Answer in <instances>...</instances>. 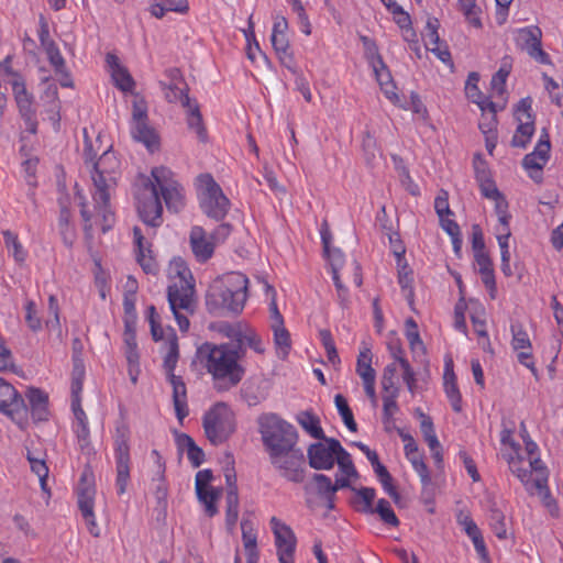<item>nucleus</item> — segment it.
<instances>
[{"mask_svg":"<svg viewBox=\"0 0 563 563\" xmlns=\"http://www.w3.org/2000/svg\"><path fill=\"white\" fill-rule=\"evenodd\" d=\"M85 378V366L79 358H74V366L71 372V401L80 398L82 384Z\"/></svg>","mask_w":563,"mask_h":563,"instance_id":"ea45409f","label":"nucleus"},{"mask_svg":"<svg viewBox=\"0 0 563 563\" xmlns=\"http://www.w3.org/2000/svg\"><path fill=\"white\" fill-rule=\"evenodd\" d=\"M373 354L368 346L364 345L356 360V374L362 380L376 378V372L372 366Z\"/></svg>","mask_w":563,"mask_h":563,"instance_id":"7c9ffc66","label":"nucleus"},{"mask_svg":"<svg viewBox=\"0 0 563 563\" xmlns=\"http://www.w3.org/2000/svg\"><path fill=\"white\" fill-rule=\"evenodd\" d=\"M200 190V206L203 212L217 221L223 220L230 209V200L210 174L197 177Z\"/></svg>","mask_w":563,"mask_h":563,"instance_id":"0eeeda50","label":"nucleus"},{"mask_svg":"<svg viewBox=\"0 0 563 563\" xmlns=\"http://www.w3.org/2000/svg\"><path fill=\"white\" fill-rule=\"evenodd\" d=\"M443 380H444V383H443L444 391H445L448 399L450 400L452 409L455 412H461L462 411V395L457 387L456 376H455V373L453 369L452 358H448L445 361Z\"/></svg>","mask_w":563,"mask_h":563,"instance_id":"b1692460","label":"nucleus"},{"mask_svg":"<svg viewBox=\"0 0 563 563\" xmlns=\"http://www.w3.org/2000/svg\"><path fill=\"white\" fill-rule=\"evenodd\" d=\"M71 410L76 419L75 433L80 449L85 450L90 444V430L86 412L81 407V399L71 401Z\"/></svg>","mask_w":563,"mask_h":563,"instance_id":"a878e982","label":"nucleus"},{"mask_svg":"<svg viewBox=\"0 0 563 563\" xmlns=\"http://www.w3.org/2000/svg\"><path fill=\"white\" fill-rule=\"evenodd\" d=\"M272 464L282 472V475L289 482L301 483L305 479V455L303 452L294 446L286 453L277 456H269Z\"/></svg>","mask_w":563,"mask_h":563,"instance_id":"ddd939ff","label":"nucleus"},{"mask_svg":"<svg viewBox=\"0 0 563 563\" xmlns=\"http://www.w3.org/2000/svg\"><path fill=\"white\" fill-rule=\"evenodd\" d=\"M96 489L92 483V474L84 472L77 489L78 507L86 521L88 531L93 537H99L100 530L96 523L93 514V498Z\"/></svg>","mask_w":563,"mask_h":563,"instance_id":"f8f14e48","label":"nucleus"},{"mask_svg":"<svg viewBox=\"0 0 563 563\" xmlns=\"http://www.w3.org/2000/svg\"><path fill=\"white\" fill-rule=\"evenodd\" d=\"M49 64L53 66L56 73H64L65 70V59L60 54V51L56 44L44 48Z\"/></svg>","mask_w":563,"mask_h":563,"instance_id":"bf43d9fd","label":"nucleus"},{"mask_svg":"<svg viewBox=\"0 0 563 563\" xmlns=\"http://www.w3.org/2000/svg\"><path fill=\"white\" fill-rule=\"evenodd\" d=\"M397 373V364L396 362L388 364L383 372L382 375V388L384 393H399V388L395 384V377Z\"/></svg>","mask_w":563,"mask_h":563,"instance_id":"864d4df0","label":"nucleus"},{"mask_svg":"<svg viewBox=\"0 0 563 563\" xmlns=\"http://www.w3.org/2000/svg\"><path fill=\"white\" fill-rule=\"evenodd\" d=\"M356 495L362 499L364 503V507L362 511L367 514H374L373 503L376 496V492L372 487H361L358 489L352 488Z\"/></svg>","mask_w":563,"mask_h":563,"instance_id":"e2e57ef3","label":"nucleus"},{"mask_svg":"<svg viewBox=\"0 0 563 563\" xmlns=\"http://www.w3.org/2000/svg\"><path fill=\"white\" fill-rule=\"evenodd\" d=\"M249 278L240 272H230L216 278L206 294V307L212 314L242 312L247 299Z\"/></svg>","mask_w":563,"mask_h":563,"instance_id":"f03ea898","label":"nucleus"},{"mask_svg":"<svg viewBox=\"0 0 563 563\" xmlns=\"http://www.w3.org/2000/svg\"><path fill=\"white\" fill-rule=\"evenodd\" d=\"M247 324L236 323L233 325H229L228 331L225 332L227 336L230 339V342L223 343L224 345H232L234 349H241L244 352V356L246 355L245 341L251 331Z\"/></svg>","mask_w":563,"mask_h":563,"instance_id":"72a5a7b5","label":"nucleus"},{"mask_svg":"<svg viewBox=\"0 0 563 563\" xmlns=\"http://www.w3.org/2000/svg\"><path fill=\"white\" fill-rule=\"evenodd\" d=\"M167 353L164 356L163 366L169 383L173 386V404L177 419L181 422L188 415L187 389L180 376L174 374L179 358L178 338L174 329L169 328L167 335Z\"/></svg>","mask_w":563,"mask_h":563,"instance_id":"39448f33","label":"nucleus"},{"mask_svg":"<svg viewBox=\"0 0 563 563\" xmlns=\"http://www.w3.org/2000/svg\"><path fill=\"white\" fill-rule=\"evenodd\" d=\"M274 333V343L279 358L285 360L291 350V339L289 331L282 325H271Z\"/></svg>","mask_w":563,"mask_h":563,"instance_id":"2f4dec72","label":"nucleus"},{"mask_svg":"<svg viewBox=\"0 0 563 563\" xmlns=\"http://www.w3.org/2000/svg\"><path fill=\"white\" fill-rule=\"evenodd\" d=\"M70 219V210L67 206L60 203V211L58 217V231L62 236L63 243L67 247H71L76 240V230Z\"/></svg>","mask_w":563,"mask_h":563,"instance_id":"c85d7f7f","label":"nucleus"},{"mask_svg":"<svg viewBox=\"0 0 563 563\" xmlns=\"http://www.w3.org/2000/svg\"><path fill=\"white\" fill-rule=\"evenodd\" d=\"M320 440V442L310 444L307 450L309 466L317 471L331 470L334 466V455L336 452V448H333L332 443L340 441L327 437Z\"/></svg>","mask_w":563,"mask_h":563,"instance_id":"dca6fc26","label":"nucleus"},{"mask_svg":"<svg viewBox=\"0 0 563 563\" xmlns=\"http://www.w3.org/2000/svg\"><path fill=\"white\" fill-rule=\"evenodd\" d=\"M119 161L108 151L92 164L91 179L95 186L93 201L107 206L110 200V189L117 186L119 176Z\"/></svg>","mask_w":563,"mask_h":563,"instance_id":"423d86ee","label":"nucleus"},{"mask_svg":"<svg viewBox=\"0 0 563 563\" xmlns=\"http://www.w3.org/2000/svg\"><path fill=\"white\" fill-rule=\"evenodd\" d=\"M534 133V122L533 120H529L526 122H521L512 139H511V146L514 147H520L525 148L530 143V140Z\"/></svg>","mask_w":563,"mask_h":563,"instance_id":"e433bc0d","label":"nucleus"},{"mask_svg":"<svg viewBox=\"0 0 563 563\" xmlns=\"http://www.w3.org/2000/svg\"><path fill=\"white\" fill-rule=\"evenodd\" d=\"M271 528L275 536L278 560L280 563H294L297 539L291 528L278 518H271Z\"/></svg>","mask_w":563,"mask_h":563,"instance_id":"4468645a","label":"nucleus"},{"mask_svg":"<svg viewBox=\"0 0 563 563\" xmlns=\"http://www.w3.org/2000/svg\"><path fill=\"white\" fill-rule=\"evenodd\" d=\"M115 86L122 91H132L135 86L134 79L126 68H114L111 74Z\"/></svg>","mask_w":563,"mask_h":563,"instance_id":"8fccbe9b","label":"nucleus"},{"mask_svg":"<svg viewBox=\"0 0 563 563\" xmlns=\"http://www.w3.org/2000/svg\"><path fill=\"white\" fill-rule=\"evenodd\" d=\"M374 512L378 514L384 523L388 526L398 527L400 523L390 506V503L384 498L377 501L376 508H374Z\"/></svg>","mask_w":563,"mask_h":563,"instance_id":"a18cd8bd","label":"nucleus"},{"mask_svg":"<svg viewBox=\"0 0 563 563\" xmlns=\"http://www.w3.org/2000/svg\"><path fill=\"white\" fill-rule=\"evenodd\" d=\"M48 313L52 314L53 318L46 320V328L49 331H57L60 334L59 306L55 295H49L48 297Z\"/></svg>","mask_w":563,"mask_h":563,"instance_id":"3c124183","label":"nucleus"},{"mask_svg":"<svg viewBox=\"0 0 563 563\" xmlns=\"http://www.w3.org/2000/svg\"><path fill=\"white\" fill-rule=\"evenodd\" d=\"M376 78L385 96L395 104H399V96L396 93V86L393 82L391 75L385 65L380 55L377 54L376 63L373 65Z\"/></svg>","mask_w":563,"mask_h":563,"instance_id":"393cba45","label":"nucleus"},{"mask_svg":"<svg viewBox=\"0 0 563 563\" xmlns=\"http://www.w3.org/2000/svg\"><path fill=\"white\" fill-rule=\"evenodd\" d=\"M312 481L316 484V493L321 499L327 498L329 496L335 497L332 481L329 476L321 473H314L312 476Z\"/></svg>","mask_w":563,"mask_h":563,"instance_id":"09e8293b","label":"nucleus"},{"mask_svg":"<svg viewBox=\"0 0 563 563\" xmlns=\"http://www.w3.org/2000/svg\"><path fill=\"white\" fill-rule=\"evenodd\" d=\"M393 19L395 21V23L401 29V30H405L406 33H409L411 34L412 36V41L415 43H417V35H416V32L413 31L412 26H411V18L409 15L408 12H406L404 9L400 10V13H397L396 15H393Z\"/></svg>","mask_w":563,"mask_h":563,"instance_id":"338daca9","label":"nucleus"},{"mask_svg":"<svg viewBox=\"0 0 563 563\" xmlns=\"http://www.w3.org/2000/svg\"><path fill=\"white\" fill-rule=\"evenodd\" d=\"M147 319L151 325V334L155 342L162 341L165 339V342H167V335L169 332V327L166 329V331L163 329L161 324V317L156 311V308L152 305L147 308ZM170 329H173L170 327ZM164 349L167 351V345L164 343Z\"/></svg>","mask_w":563,"mask_h":563,"instance_id":"c9c22d12","label":"nucleus"},{"mask_svg":"<svg viewBox=\"0 0 563 563\" xmlns=\"http://www.w3.org/2000/svg\"><path fill=\"white\" fill-rule=\"evenodd\" d=\"M509 69L500 67L498 71L494 74L490 85L493 90H495L498 95H501L505 91L506 80L509 76Z\"/></svg>","mask_w":563,"mask_h":563,"instance_id":"774afa93","label":"nucleus"},{"mask_svg":"<svg viewBox=\"0 0 563 563\" xmlns=\"http://www.w3.org/2000/svg\"><path fill=\"white\" fill-rule=\"evenodd\" d=\"M399 393H384L383 395V420L389 422L394 415L399 410L397 397Z\"/></svg>","mask_w":563,"mask_h":563,"instance_id":"603ef678","label":"nucleus"},{"mask_svg":"<svg viewBox=\"0 0 563 563\" xmlns=\"http://www.w3.org/2000/svg\"><path fill=\"white\" fill-rule=\"evenodd\" d=\"M473 167L475 172V178L477 181L492 177L488 164L483 158L481 153H476L473 158Z\"/></svg>","mask_w":563,"mask_h":563,"instance_id":"0e129e2a","label":"nucleus"},{"mask_svg":"<svg viewBox=\"0 0 563 563\" xmlns=\"http://www.w3.org/2000/svg\"><path fill=\"white\" fill-rule=\"evenodd\" d=\"M300 426L314 439H324L325 434L320 427V420L311 412L305 411L298 419Z\"/></svg>","mask_w":563,"mask_h":563,"instance_id":"58836bf2","label":"nucleus"},{"mask_svg":"<svg viewBox=\"0 0 563 563\" xmlns=\"http://www.w3.org/2000/svg\"><path fill=\"white\" fill-rule=\"evenodd\" d=\"M152 455L155 457V464L157 466V485L154 492V496L156 499L155 510L157 511V516L165 518L167 511V496L168 489L165 483V462L157 450L152 451Z\"/></svg>","mask_w":563,"mask_h":563,"instance_id":"412c9836","label":"nucleus"},{"mask_svg":"<svg viewBox=\"0 0 563 563\" xmlns=\"http://www.w3.org/2000/svg\"><path fill=\"white\" fill-rule=\"evenodd\" d=\"M159 84L168 102H180L184 108H190L192 101L188 96V88L186 89L179 84H166L163 81Z\"/></svg>","mask_w":563,"mask_h":563,"instance_id":"c756f323","label":"nucleus"},{"mask_svg":"<svg viewBox=\"0 0 563 563\" xmlns=\"http://www.w3.org/2000/svg\"><path fill=\"white\" fill-rule=\"evenodd\" d=\"M550 136L545 129L542 130L540 139L533 152L527 154L522 159V166L527 170H536L541 173L550 158Z\"/></svg>","mask_w":563,"mask_h":563,"instance_id":"a211bd4d","label":"nucleus"},{"mask_svg":"<svg viewBox=\"0 0 563 563\" xmlns=\"http://www.w3.org/2000/svg\"><path fill=\"white\" fill-rule=\"evenodd\" d=\"M489 526L494 534L503 540L507 538V528L505 523V515L498 508H492L489 510Z\"/></svg>","mask_w":563,"mask_h":563,"instance_id":"c03bdc74","label":"nucleus"},{"mask_svg":"<svg viewBox=\"0 0 563 563\" xmlns=\"http://www.w3.org/2000/svg\"><path fill=\"white\" fill-rule=\"evenodd\" d=\"M27 407L24 398L16 389L3 378H0V411L8 415L26 412Z\"/></svg>","mask_w":563,"mask_h":563,"instance_id":"6ab92c4d","label":"nucleus"},{"mask_svg":"<svg viewBox=\"0 0 563 563\" xmlns=\"http://www.w3.org/2000/svg\"><path fill=\"white\" fill-rule=\"evenodd\" d=\"M130 430L125 424L115 429L114 437V456L117 468V488L118 494L122 495L126 490L130 481Z\"/></svg>","mask_w":563,"mask_h":563,"instance_id":"9d476101","label":"nucleus"},{"mask_svg":"<svg viewBox=\"0 0 563 563\" xmlns=\"http://www.w3.org/2000/svg\"><path fill=\"white\" fill-rule=\"evenodd\" d=\"M202 426L207 439L219 445L234 432V415L225 404L219 402L205 413Z\"/></svg>","mask_w":563,"mask_h":563,"instance_id":"6e6552de","label":"nucleus"},{"mask_svg":"<svg viewBox=\"0 0 563 563\" xmlns=\"http://www.w3.org/2000/svg\"><path fill=\"white\" fill-rule=\"evenodd\" d=\"M196 358L211 375L217 391H228L236 387L246 374L244 352L232 345L205 342L197 347Z\"/></svg>","mask_w":563,"mask_h":563,"instance_id":"f257e3e1","label":"nucleus"},{"mask_svg":"<svg viewBox=\"0 0 563 563\" xmlns=\"http://www.w3.org/2000/svg\"><path fill=\"white\" fill-rule=\"evenodd\" d=\"M170 175L172 172L163 166L152 169L154 184L159 188L167 209L178 212L185 206L184 188L178 181L172 179Z\"/></svg>","mask_w":563,"mask_h":563,"instance_id":"9b49d317","label":"nucleus"},{"mask_svg":"<svg viewBox=\"0 0 563 563\" xmlns=\"http://www.w3.org/2000/svg\"><path fill=\"white\" fill-rule=\"evenodd\" d=\"M134 243L136 246V261L146 274H157L158 265L152 255V244L145 240L144 233L139 227L133 228Z\"/></svg>","mask_w":563,"mask_h":563,"instance_id":"aec40b11","label":"nucleus"},{"mask_svg":"<svg viewBox=\"0 0 563 563\" xmlns=\"http://www.w3.org/2000/svg\"><path fill=\"white\" fill-rule=\"evenodd\" d=\"M27 460L30 462L32 472L38 476V479L41 483V488L44 492H48V489H47L48 467H47L46 463L43 460H37V459L31 456L30 453L27 454Z\"/></svg>","mask_w":563,"mask_h":563,"instance_id":"5fc2aeb1","label":"nucleus"},{"mask_svg":"<svg viewBox=\"0 0 563 563\" xmlns=\"http://www.w3.org/2000/svg\"><path fill=\"white\" fill-rule=\"evenodd\" d=\"M336 448L334 463H338L339 470L347 477H356L357 471L353 464L351 454L341 445L340 442L332 443Z\"/></svg>","mask_w":563,"mask_h":563,"instance_id":"f704fd0d","label":"nucleus"},{"mask_svg":"<svg viewBox=\"0 0 563 563\" xmlns=\"http://www.w3.org/2000/svg\"><path fill=\"white\" fill-rule=\"evenodd\" d=\"M384 490L389 495V497L398 503L400 499V494L398 493L396 486L393 484V477L388 470L385 466L378 467L377 471H375Z\"/></svg>","mask_w":563,"mask_h":563,"instance_id":"de8ad7c7","label":"nucleus"},{"mask_svg":"<svg viewBox=\"0 0 563 563\" xmlns=\"http://www.w3.org/2000/svg\"><path fill=\"white\" fill-rule=\"evenodd\" d=\"M258 427L263 444L269 456L286 453L297 444L296 428L275 413L261 416Z\"/></svg>","mask_w":563,"mask_h":563,"instance_id":"20e7f679","label":"nucleus"},{"mask_svg":"<svg viewBox=\"0 0 563 563\" xmlns=\"http://www.w3.org/2000/svg\"><path fill=\"white\" fill-rule=\"evenodd\" d=\"M405 327L406 338L410 344V347L416 350L417 346H423L416 321L412 318H408L405 322Z\"/></svg>","mask_w":563,"mask_h":563,"instance_id":"680f3d73","label":"nucleus"},{"mask_svg":"<svg viewBox=\"0 0 563 563\" xmlns=\"http://www.w3.org/2000/svg\"><path fill=\"white\" fill-rule=\"evenodd\" d=\"M2 235L5 246L12 252L14 260L18 263H23L26 258V252L20 243L18 235L10 230L2 231Z\"/></svg>","mask_w":563,"mask_h":563,"instance_id":"a19ab883","label":"nucleus"},{"mask_svg":"<svg viewBox=\"0 0 563 563\" xmlns=\"http://www.w3.org/2000/svg\"><path fill=\"white\" fill-rule=\"evenodd\" d=\"M542 32L539 26L523 27L518 31V42L521 43L523 49L541 64H550L549 55L542 49L541 45Z\"/></svg>","mask_w":563,"mask_h":563,"instance_id":"f3484780","label":"nucleus"},{"mask_svg":"<svg viewBox=\"0 0 563 563\" xmlns=\"http://www.w3.org/2000/svg\"><path fill=\"white\" fill-rule=\"evenodd\" d=\"M221 488L206 487L200 493H197L199 500L206 507V514L209 517L214 516L218 512L217 500L221 496Z\"/></svg>","mask_w":563,"mask_h":563,"instance_id":"4c0bfd02","label":"nucleus"},{"mask_svg":"<svg viewBox=\"0 0 563 563\" xmlns=\"http://www.w3.org/2000/svg\"><path fill=\"white\" fill-rule=\"evenodd\" d=\"M186 109H187V113H188L187 114V124H188L189 129L196 132L198 139L201 142H206L208 134H207V130H206L203 121H202V115L200 113L198 103L196 101H194L190 103V108H186Z\"/></svg>","mask_w":563,"mask_h":563,"instance_id":"473e14b6","label":"nucleus"},{"mask_svg":"<svg viewBox=\"0 0 563 563\" xmlns=\"http://www.w3.org/2000/svg\"><path fill=\"white\" fill-rule=\"evenodd\" d=\"M510 330L512 333L511 345L515 351L532 349L529 335L520 323H512Z\"/></svg>","mask_w":563,"mask_h":563,"instance_id":"79ce46f5","label":"nucleus"},{"mask_svg":"<svg viewBox=\"0 0 563 563\" xmlns=\"http://www.w3.org/2000/svg\"><path fill=\"white\" fill-rule=\"evenodd\" d=\"M174 268L178 280L168 286L167 299L179 330L187 332L190 322L188 317L181 313L180 310L190 314L195 312V279L190 269L181 258L174 261Z\"/></svg>","mask_w":563,"mask_h":563,"instance_id":"7ed1b4c3","label":"nucleus"},{"mask_svg":"<svg viewBox=\"0 0 563 563\" xmlns=\"http://www.w3.org/2000/svg\"><path fill=\"white\" fill-rule=\"evenodd\" d=\"M398 283L404 291H406V298L412 300L413 298V276L412 271L409 268L407 263L400 262L398 266Z\"/></svg>","mask_w":563,"mask_h":563,"instance_id":"37998d69","label":"nucleus"},{"mask_svg":"<svg viewBox=\"0 0 563 563\" xmlns=\"http://www.w3.org/2000/svg\"><path fill=\"white\" fill-rule=\"evenodd\" d=\"M479 74L476 71H472L467 76V80L465 84V93L471 101L481 100V93H483L478 88Z\"/></svg>","mask_w":563,"mask_h":563,"instance_id":"052dcab7","label":"nucleus"},{"mask_svg":"<svg viewBox=\"0 0 563 563\" xmlns=\"http://www.w3.org/2000/svg\"><path fill=\"white\" fill-rule=\"evenodd\" d=\"M440 27V22L437 18H429L426 25V34L427 38L426 44L438 45L440 44V36L438 30Z\"/></svg>","mask_w":563,"mask_h":563,"instance_id":"69168bd1","label":"nucleus"},{"mask_svg":"<svg viewBox=\"0 0 563 563\" xmlns=\"http://www.w3.org/2000/svg\"><path fill=\"white\" fill-rule=\"evenodd\" d=\"M14 100L19 113L24 121L25 129L32 134L37 132L36 109L34 108V97L26 89L25 81L11 82Z\"/></svg>","mask_w":563,"mask_h":563,"instance_id":"2eb2a0df","label":"nucleus"},{"mask_svg":"<svg viewBox=\"0 0 563 563\" xmlns=\"http://www.w3.org/2000/svg\"><path fill=\"white\" fill-rule=\"evenodd\" d=\"M25 322L31 331L37 332L42 329L41 318L37 316L36 305L33 300L25 303Z\"/></svg>","mask_w":563,"mask_h":563,"instance_id":"13d9d810","label":"nucleus"},{"mask_svg":"<svg viewBox=\"0 0 563 563\" xmlns=\"http://www.w3.org/2000/svg\"><path fill=\"white\" fill-rule=\"evenodd\" d=\"M136 209L143 223L151 230H155L163 223V206L156 185L150 179L142 180V188L136 194ZM155 234V231H153Z\"/></svg>","mask_w":563,"mask_h":563,"instance_id":"1a4fd4ad","label":"nucleus"},{"mask_svg":"<svg viewBox=\"0 0 563 563\" xmlns=\"http://www.w3.org/2000/svg\"><path fill=\"white\" fill-rule=\"evenodd\" d=\"M132 136L135 141L143 143L146 148L154 152L159 146V139L153 128L147 122L132 125Z\"/></svg>","mask_w":563,"mask_h":563,"instance_id":"cd10ccee","label":"nucleus"},{"mask_svg":"<svg viewBox=\"0 0 563 563\" xmlns=\"http://www.w3.org/2000/svg\"><path fill=\"white\" fill-rule=\"evenodd\" d=\"M271 42L280 64L287 69L295 71L296 62L287 34H272Z\"/></svg>","mask_w":563,"mask_h":563,"instance_id":"bb28decb","label":"nucleus"},{"mask_svg":"<svg viewBox=\"0 0 563 563\" xmlns=\"http://www.w3.org/2000/svg\"><path fill=\"white\" fill-rule=\"evenodd\" d=\"M461 9L471 25L474 27H482L481 18L477 15L476 1L475 0H459Z\"/></svg>","mask_w":563,"mask_h":563,"instance_id":"4d7b16f0","label":"nucleus"},{"mask_svg":"<svg viewBox=\"0 0 563 563\" xmlns=\"http://www.w3.org/2000/svg\"><path fill=\"white\" fill-rule=\"evenodd\" d=\"M34 421H47L49 418L48 395L40 388L30 387L25 394Z\"/></svg>","mask_w":563,"mask_h":563,"instance_id":"5701e85b","label":"nucleus"},{"mask_svg":"<svg viewBox=\"0 0 563 563\" xmlns=\"http://www.w3.org/2000/svg\"><path fill=\"white\" fill-rule=\"evenodd\" d=\"M191 251L198 262L205 263L214 252V243L208 239L201 227H194L189 235Z\"/></svg>","mask_w":563,"mask_h":563,"instance_id":"4be33fe9","label":"nucleus"},{"mask_svg":"<svg viewBox=\"0 0 563 563\" xmlns=\"http://www.w3.org/2000/svg\"><path fill=\"white\" fill-rule=\"evenodd\" d=\"M407 459L410 461L413 470L420 476V479H421V483L423 486V493H424L427 487L431 485V476H430L428 466L422 459V455L420 453H417V454L407 456Z\"/></svg>","mask_w":563,"mask_h":563,"instance_id":"49530a36","label":"nucleus"},{"mask_svg":"<svg viewBox=\"0 0 563 563\" xmlns=\"http://www.w3.org/2000/svg\"><path fill=\"white\" fill-rule=\"evenodd\" d=\"M508 462L511 473L520 479V482L526 486V489H530L528 485L531 478V470H529V467H523V461L519 457H511Z\"/></svg>","mask_w":563,"mask_h":563,"instance_id":"6e6d98bb","label":"nucleus"}]
</instances>
